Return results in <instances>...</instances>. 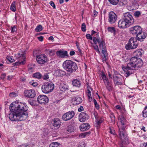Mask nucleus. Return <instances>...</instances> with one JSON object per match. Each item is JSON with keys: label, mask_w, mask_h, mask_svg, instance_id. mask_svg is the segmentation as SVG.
Wrapping results in <instances>:
<instances>
[{"label": "nucleus", "mask_w": 147, "mask_h": 147, "mask_svg": "<svg viewBox=\"0 0 147 147\" xmlns=\"http://www.w3.org/2000/svg\"><path fill=\"white\" fill-rule=\"evenodd\" d=\"M28 106L21 102H13L11 104L9 109L11 111L9 114V118L12 121L24 120L28 117L27 111Z\"/></svg>", "instance_id": "obj_1"}, {"label": "nucleus", "mask_w": 147, "mask_h": 147, "mask_svg": "<svg viewBox=\"0 0 147 147\" xmlns=\"http://www.w3.org/2000/svg\"><path fill=\"white\" fill-rule=\"evenodd\" d=\"M143 64L142 60L138 59L136 57H131L129 62L128 63L126 66L123 65L122 66L123 70L125 72V74L126 77H127L131 74L134 73V70H137L139 68L141 67Z\"/></svg>", "instance_id": "obj_2"}, {"label": "nucleus", "mask_w": 147, "mask_h": 147, "mask_svg": "<svg viewBox=\"0 0 147 147\" xmlns=\"http://www.w3.org/2000/svg\"><path fill=\"white\" fill-rule=\"evenodd\" d=\"M63 68L67 71L71 73L75 72L78 69L77 64L71 60H66L63 63Z\"/></svg>", "instance_id": "obj_3"}, {"label": "nucleus", "mask_w": 147, "mask_h": 147, "mask_svg": "<svg viewBox=\"0 0 147 147\" xmlns=\"http://www.w3.org/2000/svg\"><path fill=\"white\" fill-rule=\"evenodd\" d=\"M93 42L95 45H96L97 43H98L99 47L100 49H101L102 52L104 55L102 60L103 61H105L107 60V57L106 55L107 51L105 41L103 39L101 40L99 38H96L95 37L93 38Z\"/></svg>", "instance_id": "obj_4"}, {"label": "nucleus", "mask_w": 147, "mask_h": 147, "mask_svg": "<svg viewBox=\"0 0 147 147\" xmlns=\"http://www.w3.org/2000/svg\"><path fill=\"white\" fill-rule=\"evenodd\" d=\"M54 88V85L51 82H48L44 83L41 87L42 92L45 93L47 94L52 92Z\"/></svg>", "instance_id": "obj_5"}, {"label": "nucleus", "mask_w": 147, "mask_h": 147, "mask_svg": "<svg viewBox=\"0 0 147 147\" xmlns=\"http://www.w3.org/2000/svg\"><path fill=\"white\" fill-rule=\"evenodd\" d=\"M138 45L137 40L134 38H131L129 40L128 43L125 45V48L127 50L135 49Z\"/></svg>", "instance_id": "obj_6"}, {"label": "nucleus", "mask_w": 147, "mask_h": 147, "mask_svg": "<svg viewBox=\"0 0 147 147\" xmlns=\"http://www.w3.org/2000/svg\"><path fill=\"white\" fill-rule=\"evenodd\" d=\"M16 57L18 61L13 63L14 65H23L25 63V54L23 53H18Z\"/></svg>", "instance_id": "obj_7"}, {"label": "nucleus", "mask_w": 147, "mask_h": 147, "mask_svg": "<svg viewBox=\"0 0 147 147\" xmlns=\"http://www.w3.org/2000/svg\"><path fill=\"white\" fill-rule=\"evenodd\" d=\"M124 129L125 128L124 127H122V126H121L120 127H119V135L122 143L120 147H125L123 144H127L128 143L127 139L125 137Z\"/></svg>", "instance_id": "obj_8"}, {"label": "nucleus", "mask_w": 147, "mask_h": 147, "mask_svg": "<svg viewBox=\"0 0 147 147\" xmlns=\"http://www.w3.org/2000/svg\"><path fill=\"white\" fill-rule=\"evenodd\" d=\"M101 79L103 80L104 82L107 89L109 91H111L113 89V85L112 82H109L108 78L106 76L104 73L101 74Z\"/></svg>", "instance_id": "obj_9"}, {"label": "nucleus", "mask_w": 147, "mask_h": 147, "mask_svg": "<svg viewBox=\"0 0 147 147\" xmlns=\"http://www.w3.org/2000/svg\"><path fill=\"white\" fill-rule=\"evenodd\" d=\"M122 18L131 25L134 23V19L131 14L130 12H128L123 13Z\"/></svg>", "instance_id": "obj_10"}, {"label": "nucleus", "mask_w": 147, "mask_h": 147, "mask_svg": "<svg viewBox=\"0 0 147 147\" xmlns=\"http://www.w3.org/2000/svg\"><path fill=\"white\" fill-rule=\"evenodd\" d=\"M36 60L38 63L43 64L47 61V58L44 54L37 55L36 56Z\"/></svg>", "instance_id": "obj_11"}, {"label": "nucleus", "mask_w": 147, "mask_h": 147, "mask_svg": "<svg viewBox=\"0 0 147 147\" xmlns=\"http://www.w3.org/2000/svg\"><path fill=\"white\" fill-rule=\"evenodd\" d=\"M75 115V113L73 111H69L63 115L62 119L64 121H68L73 118Z\"/></svg>", "instance_id": "obj_12"}, {"label": "nucleus", "mask_w": 147, "mask_h": 147, "mask_svg": "<svg viewBox=\"0 0 147 147\" xmlns=\"http://www.w3.org/2000/svg\"><path fill=\"white\" fill-rule=\"evenodd\" d=\"M131 25L123 18L120 19L118 23V26L121 29H124L129 27Z\"/></svg>", "instance_id": "obj_13"}, {"label": "nucleus", "mask_w": 147, "mask_h": 147, "mask_svg": "<svg viewBox=\"0 0 147 147\" xmlns=\"http://www.w3.org/2000/svg\"><path fill=\"white\" fill-rule=\"evenodd\" d=\"M129 30L131 34L133 35H136L138 33L141 32L142 28L140 26L136 25L130 27Z\"/></svg>", "instance_id": "obj_14"}, {"label": "nucleus", "mask_w": 147, "mask_h": 147, "mask_svg": "<svg viewBox=\"0 0 147 147\" xmlns=\"http://www.w3.org/2000/svg\"><path fill=\"white\" fill-rule=\"evenodd\" d=\"M117 19V16L116 14L113 11L110 12L108 15V20L110 24L115 23Z\"/></svg>", "instance_id": "obj_15"}, {"label": "nucleus", "mask_w": 147, "mask_h": 147, "mask_svg": "<svg viewBox=\"0 0 147 147\" xmlns=\"http://www.w3.org/2000/svg\"><path fill=\"white\" fill-rule=\"evenodd\" d=\"M24 93V95L26 97L30 98H34L36 94L35 90L32 89L25 90Z\"/></svg>", "instance_id": "obj_16"}, {"label": "nucleus", "mask_w": 147, "mask_h": 147, "mask_svg": "<svg viewBox=\"0 0 147 147\" xmlns=\"http://www.w3.org/2000/svg\"><path fill=\"white\" fill-rule=\"evenodd\" d=\"M113 78L114 83L115 85H120L122 84L123 79L122 76H114Z\"/></svg>", "instance_id": "obj_17"}, {"label": "nucleus", "mask_w": 147, "mask_h": 147, "mask_svg": "<svg viewBox=\"0 0 147 147\" xmlns=\"http://www.w3.org/2000/svg\"><path fill=\"white\" fill-rule=\"evenodd\" d=\"M37 100L40 104H45L48 102L49 99L46 95H40L37 98Z\"/></svg>", "instance_id": "obj_18"}, {"label": "nucleus", "mask_w": 147, "mask_h": 147, "mask_svg": "<svg viewBox=\"0 0 147 147\" xmlns=\"http://www.w3.org/2000/svg\"><path fill=\"white\" fill-rule=\"evenodd\" d=\"M78 117L80 121L84 122L88 119L89 116L86 113L81 112L79 114Z\"/></svg>", "instance_id": "obj_19"}, {"label": "nucleus", "mask_w": 147, "mask_h": 147, "mask_svg": "<svg viewBox=\"0 0 147 147\" xmlns=\"http://www.w3.org/2000/svg\"><path fill=\"white\" fill-rule=\"evenodd\" d=\"M136 35V39L137 40L142 41H143L144 39L146 37V34L143 32L142 30L141 32L138 33Z\"/></svg>", "instance_id": "obj_20"}, {"label": "nucleus", "mask_w": 147, "mask_h": 147, "mask_svg": "<svg viewBox=\"0 0 147 147\" xmlns=\"http://www.w3.org/2000/svg\"><path fill=\"white\" fill-rule=\"evenodd\" d=\"M56 54L58 56L62 58L65 57V56H68L67 51H59L57 52Z\"/></svg>", "instance_id": "obj_21"}, {"label": "nucleus", "mask_w": 147, "mask_h": 147, "mask_svg": "<svg viewBox=\"0 0 147 147\" xmlns=\"http://www.w3.org/2000/svg\"><path fill=\"white\" fill-rule=\"evenodd\" d=\"M90 128L88 123H83L80 126V129L82 131H85L88 129Z\"/></svg>", "instance_id": "obj_22"}, {"label": "nucleus", "mask_w": 147, "mask_h": 147, "mask_svg": "<svg viewBox=\"0 0 147 147\" xmlns=\"http://www.w3.org/2000/svg\"><path fill=\"white\" fill-rule=\"evenodd\" d=\"M53 125L55 127L58 128L60 127L61 122L59 119L55 118L53 120Z\"/></svg>", "instance_id": "obj_23"}, {"label": "nucleus", "mask_w": 147, "mask_h": 147, "mask_svg": "<svg viewBox=\"0 0 147 147\" xmlns=\"http://www.w3.org/2000/svg\"><path fill=\"white\" fill-rule=\"evenodd\" d=\"M73 85L76 87H80L81 85V81L78 79H74L72 82Z\"/></svg>", "instance_id": "obj_24"}, {"label": "nucleus", "mask_w": 147, "mask_h": 147, "mask_svg": "<svg viewBox=\"0 0 147 147\" xmlns=\"http://www.w3.org/2000/svg\"><path fill=\"white\" fill-rule=\"evenodd\" d=\"M72 100L74 101V104L76 105L80 104L82 101V98L78 97H74L73 98Z\"/></svg>", "instance_id": "obj_25"}, {"label": "nucleus", "mask_w": 147, "mask_h": 147, "mask_svg": "<svg viewBox=\"0 0 147 147\" xmlns=\"http://www.w3.org/2000/svg\"><path fill=\"white\" fill-rule=\"evenodd\" d=\"M119 120L121 123L122 127H124L125 128L126 121L125 118L122 115H121L119 117Z\"/></svg>", "instance_id": "obj_26"}, {"label": "nucleus", "mask_w": 147, "mask_h": 147, "mask_svg": "<svg viewBox=\"0 0 147 147\" xmlns=\"http://www.w3.org/2000/svg\"><path fill=\"white\" fill-rule=\"evenodd\" d=\"M60 90L63 92H65L68 90V86L65 84H62L59 86Z\"/></svg>", "instance_id": "obj_27"}, {"label": "nucleus", "mask_w": 147, "mask_h": 147, "mask_svg": "<svg viewBox=\"0 0 147 147\" xmlns=\"http://www.w3.org/2000/svg\"><path fill=\"white\" fill-rule=\"evenodd\" d=\"M96 38H100V39L99 38V35L98 33L96 34ZM86 38L87 39L90 40H92V39L93 40V38L94 37H94L93 38L92 37V36H91V35L90 34H86Z\"/></svg>", "instance_id": "obj_28"}, {"label": "nucleus", "mask_w": 147, "mask_h": 147, "mask_svg": "<svg viewBox=\"0 0 147 147\" xmlns=\"http://www.w3.org/2000/svg\"><path fill=\"white\" fill-rule=\"evenodd\" d=\"M33 76L34 77L38 79H41L42 78V75L39 72L34 73Z\"/></svg>", "instance_id": "obj_29"}, {"label": "nucleus", "mask_w": 147, "mask_h": 147, "mask_svg": "<svg viewBox=\"0 0 147 147\" xmlns=\"http://www.w3.org/2000/svg\"><path fill=\"white\" fill-rule=\"evenodd\" d=\"M49 147H61V144L57 142H54L51 143Z\"/></svg>", "instance_id": "obj_30"}, {"label": "nucleus", "mask_w": 147, "mask_h": 147, "mask_svg": "<svg viewBox=\"0 0 147 147\" xmlns=\"http://www.w3.org/2000/svg\"><path fill=\"white\" fill-rule=\"evenodd\" d=\"M15 5V1L13 2L11 5L10 7V9L13 11L15 12L16 11V8Z\"/></svg>", "instance_id": "obj_31"}, {"label": "nucleus", "mask_w": 147, "mask_h": 147, "mask_svg": "<svg viewBox=\"0 0 147 147\" xmlns=\"http://www.w3.org/2000/svg\"><path fill=\"white\" fill-rule=\"evenodd\" d=\"M108 31L109 32L115 34L116 32L115 30L114 27H109L107 28Z\"/></svg>", "instance_id": "obj_32"}, {"label": "nucleus", "mask_w": 147, "mask_h": 147, "mask_svg": "<svg viewBox=\"0 0 147 147\" xmlns=\"http://www.w3.org/2000/svg\"><path fill=\"white\" fill-rule=\"evenodd\" d=\"M110 3L113 5H117L119 2V0H108Z\"/></svg>", "instance_id": "obj_33"}, {"label": "nucleus", "mask_w": 147, "mask_h": 147, "mask_svg": "<svg viewBox=\"0 0 147 147\" xmlns=\"http://www.w3.org/2000/svg\"><path fill=\"white\" fill-rule=\"evenodd\" d=\"M147 105L146 106L144 110L143 111V116L144 117H147Z\"/></svg>", "instance_id": "obj_34"}, {"label": "nucleus", "mask_w": 147, "mask_h": 147, "mask_svg": "<svg viewBox=\"0 0 147 147\" xmlns=\"http://www.w3.org/2000/svg\"><path fill=\"white\" fill-rule=\"evenodd\" d=\"M42 30V27L41 25H38L35 29V31L36 32H38Z\"/></svg>", "instance_id": "obj_35"}, {"label": "nucleus", "mask_w": 147, "mask_h": 147, "mask_svg": "<svg viewBox=\"0 0 147 147\" xmlns=\"http://www.w3.org/2000/svg\"><path fill=\"white\" fill-rule=\"evenodd\" d=\"M49 74V73L47 72L44 73L43 76H42V78L44 80H46L48 79L49 78V76L48 75Z\"/></svg>", "instance_id": "obj_36"}, {"label": "nucleus", "mask_w": 147, "mask_h": 147, "mask_svg": "<svg viewBox=\"0 0 147 147\" xmlns=\"http://www.w3.org/2000/svg\"><path fill=\"white\" fill-rule=\"evenodd\" d=\"M28 103L32 106H35L36 105V101L33 100H30L28 101Z\"/></svg>", "instance_id": "obj_37"}, {"label": "nucleus", "mask_w": 147, "mask_h": 147, "mask_svg": "<svg viewBox=\"0 0 147 147\" xmlns=\"http://www.w3.org/2000/svg\"><path fill=\"white\" fill-rule=\"evenodd\" d=\"M135 53H136V57H141L142 53L139 50H137L135 52Z\"/></svg>", "instance_id": "obj_38"}, {"label": "nucleus", "mask_w": 147, "mask_h": 147, "mask_svg": "<svg viewBox=\"0 0 147 147\" xmlns=\"http://www.w3.org/2000/svg\"><path fill=\"white\" fill-rule=\"evenodd\" d=\"M89 132H84L83 133H81L79 135V136L80 138H84L85 137L86 135L87 134H89Z\"/></svg>", "instance_id": "obj_39"}, {"label": "nucleus", "mask_w": 147, "mask_h": 147, "mask_svg": "<svg viewBox=\"0 0 147 147\" xmlns=\"http://www.w3.org/2000/svg\"><path fill=\"white\" fill-rule=\"evenodd\" d=\"M110 117L111 118V122L114 123L115 121V117L113 114L112 113L111 114Z\"/></svg>", "instance_id": "obj_40"}, {"label": "nucleus", "mask_w": 147, "mask_h": 147, "mask_svg": "<svg viewBox=\"0 0 147 147\" xmlns=\"http://www.w3.org/2000/svg\"><path fill=\"white\" fill-rule=\"evenodd\" d=\"M7 59L11 63L15 61L13 59V57L10 56H7Z\"/></svg>", "instance_id": "obj_41"}, {"label": "nucleus", "mask_w": 147, "mask_h": 147, "mask_svg": "<svg viewBox=\"0 0 147 147\" xmlns=\"http://www.w3.org/2000/svg\"><path fill=\"white\" fill-rule=\"evenodd\" d=\"M127 3L126 0H121L120 1V5L121 6H123L126 5Z\"/></svg>", "instance_id": "obj_42"}, {"label": "nucleus", "mask_w": 147, "mask_h": 147, "mask_svg": "<svg viewBox=\"0 0 147 147\" xmlns=\"http://www.w3.org/2000/svg\"><path fill=\"white\" fill-rule=\"evenodd\" d=\"M57 73H58V75L59 76H61L63 75L64 72L62 71L58 70L57 71Z\"/></svg>", "instance_id": "obj_43"}, {"label": "nucleus", "mask_w": 147, "mask_h": 147, "mask_svg": "<svg viewBox=\"0 0 147 147\" xmlns=\"http://www.w3.org/2000/svg\"><path fill=\"white\" fill-rule=\"evenodd\" d=\"M86 25L85 23L82 24L81 26V29L82 31L85 32L86 31Z\"/></svg>", "instance_id": "obj_44"}, {"label": "nucleus", "mask_w": 147, "mask_h": 147, "mask_svg": "<svg viewBox=\"0 0 147 147\" xmlns=\"http://www.w3.org/2000/svg\"><path fill=\"white\" fill-rule=\"evenodd\" d=\"M30 85L32 86H36L38 85L37 83L36 82H34L33 81H32L29 82Z\"/></svg>", "instance_id": "obj_45"}, {"label": "nucleus", "mask_w": 147, "mask_h": 147, "mask_svg": "<svg viewBox=\"0 0 147 147\" xmlns=\"http://www.w3.org/2000/svg\"><path fill=\"white\" fill-rule=\"evenodd\" d=\"M17 31L16 27L15 26H12L11 27V33H13Z\"/></svg>", "instance_id": "obj_46"}, {"label": "nucleus", "mask_w": 147, "mask_h": 147, "mask_svg": "<svg viewBox=\"0 0 147 147\" xmlns=\"http://www.w3.org/2000/svg\"><path fill=\"white\" fill-rule=\"evenodd\" d=\"M141 14L140 11H136L134 13V16L136 18H138L139 17Z\"/></svg>", "instance_id": "obj_47"}, {"label": "nucleus", "mask_w": 147, "mask_h": 147, "mask_svg": "<svg viewBox=\"0 0 147 147\" xmlns=\"http://www.w3.org/2000/svg\"><path fill=\"white\" fill-rule=\"evenodd\" d=\"M86 93L88 98L89 99L92 98L90 91L88 89L86 91Z\"/></svg>", "instance_id": "obj_48"}, {"label": "nucleus", "mask_w": 147, "mask_h": 147, "mask_svg": "<svg viewBox=\"0 0 147 147\" xmlns=\"http://www.w3.org/2000/svg\"><path fill=\"white\" fill-rule=\"evenodd\" d=\"M94 48L97 53H98V54L100 53V52L99 50L98 47L97 45H96V46H94Z\"/></svg>", "instance_id": "obj_49"}, {"label": "nucleus", "mask_w": 147, "mask_h": 147, "mask_svg": "<svg viewBox=\"0 0 147 147\" xmlns=\"http://www.w3.org/2000/svg\"><path fill=\"white\" fill-rule=\"evenodd\" d=\"M96 124L97 125H99L102 122V121L101 119L99 120L98 119L97 120H96Z\"/></svg>", "instance_id": "obj_50"}, {"label": "nucleus", "mask_w": 147, "mask_h": 147, "mask_svg": "<svg viewBox=\"0 0 147 147\" xmlns=\"http://www.w3.org/2000/svg\"><path fill=\"white\" fill-rule=\"evenodd\" d=\"M52 6L54 9H55V5L53 1H51L49 3Z\"/></svg>", "instance_id": "obj_51"}, {"label": "nucleus", "mask_w": 147, "mask_h": 147, "mask_svg": "<svg viewBox=\"0 0 147 147\" xmlns=\"http://www.w3.org/2000/svg\"><path fill=\"white\" fill-rule=\"evenodd\" d=\"M49 55L50 56L53 55L55 54V52H54V51L53 50H51V51H49Z\"/></svg>", "instance_id": "obj_52"}, {"label": "nucleus", "mask_w": 147, "mask_h": 147, "mask_svg": "<svg viewBox=\"0 0 147 147\" xmlns=\"http://www.w3.org/2000/svg\"><path fill=\"white\" fill-rule=\"evenodd\" d=\"M147 143L145 142H143L140 144L141 147H146Z\"/></svg>", "instance_id": "obj_53"}, {"label": "nucleus", "mask_w": 147, "mask_h": 147, "mask_svg": "<svg viewBox=\"0 0 147 147\" xmlns=\"http://www.w3.org/2000/svg\"><path fill=\"white\" fill-rule=\"evenodd\" d=\"M114 76H117L121 75V74H120L117 71H115L113 75V77H114Z\"/></svg>", "instance_id": "obj_54"}, {"label": "nucleus", "mask_w": 147, "mask_h": 147, "mask_svg": "<svg viewBox=\"0 0 147 147\" xmlns=\"http://www.w3.org/2000/svg\"><path fill=\"white\" fill-rule=\"evenodd\" d=\"M109 132L112 134H115V130L113 129H111V128H109Z\"/></svg>", "instance_id": "obj_55"}, {"label": "nucleus", "mask_w": 147, "mask_h": 147, "mask_svg": "<svg viewBox=\"0 0 147 147\" xmlns=\"http://www.w3.org/2000/svg\"><path fill=\"white\" fill-rule=\"evenodd\" d=\"M16 94L15 92H11L9 94V96H10L13 97H15Z\"/></svg>", "instance_id": "obj_56"}, {"label": "nucleus", "mask_w": 147, "mask_h": 147, "mask_svg": "<svg viewBox=\"0 0 147 147\" xmlns=\"http://www.w3.org/2000/svg\"><path fill=\"white\" fill-rule=\"evenodd\" d=\"M84 110L83 107L82 106H81L78 109V111L79 112H81Z\"/></svg>", "instance_id": "obj_57"}, {"label": "nucleus", "mask_w": 147, "mask_h": 147, "mask_svg": "<svg viewBox=\"0 0 147 147\" xmlns=\"http://www.w3.org/2000/svg\"><path fill=\"white\" fill-rule=\"evenodd\" d=\"M38 39L40 41H42L43 40V37L42 36L38 37Z\"/></svg>", "instance_id": "obj_58"}, {"label": "nucleus", "mask_w": 147, "mask_h": 147, "mask_svg": "<svg viewBox=\"0 0 147 147\" xmlns=\"http://www.w3.org/2000/svg\"><path fill=\"white\" fill-rule=\"evenodd\" d=\"M98 13V12L96 11L95 10H94L93 11V17H95L97 16V14Z\"/></svg>", "instance_id": "obj_59"}, {"label": "nucleus", "mask_w": 147, "mask_h": 147, "mask_svg": "<svg viewBox=\"0 0 147 147\" xmlns=\"http://www.w3.org/2000/svg\"><path fill=\"white\" fill-rule=\"evenodd\" d=\"M70 55L71 56H73L75 54V52L73 51H70Z\"/></svg>", "instance_id": "obj_60"}, {"label": "nucleus", "mask_w": 147, "mask_h": 147, "mask_svg": "<svg viewBox=\"0 0 147 147\" xmlns=\"http://www.w3.org/2000/svg\"><path fill=\"white\" fill-rule=\"evenodd\" d=\"M94 117L96 119V120L98 119V116L97 115V114L96 113H94Z\"/></svg>", "instance_id": "obj_61"}, {"label": "nucleus", "mask_w": 147, "mask_h": 147, "mask_svg": "<svg viewBox=\"0 0 147 147\" xmlns=\"http://www.w3.org/2000/svg\"><path fill=\"white\" fill-rule=\"evenodd\" d=\"M6 76V74H2L1 78L2 79H3Z\"/></svg>", "instance_id": "obj_62"}, {"label": "nucleus", "mask_w": 147, "mask_h": 147, "mask_svg": "<svg viewBox=\"0 0 147 147\" xmlns=\"http://www.w3.org/2000/svg\"><path fill=\"white\" fill-rule=\"evenodd\" d=\"M95 107L96 109H99V105L97 103V104H96L95 105Z\"/></svg>", "instance_id": "obj_63"}, {"label": "nucleus", "mask_w": 147, "mask_h": 147, "mask_svg": "<svg viewBox=\"0 0 147 147\" xmlns=\"http://www.w3.org/2000/svg\"><path fill=\"white\" fill-rule=\"evenodd\" d=\"M22 147H31L29 145H22Z\"/></svg>", "instance_id": "obj_64"}]
</instances>
